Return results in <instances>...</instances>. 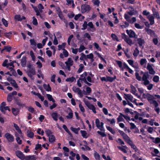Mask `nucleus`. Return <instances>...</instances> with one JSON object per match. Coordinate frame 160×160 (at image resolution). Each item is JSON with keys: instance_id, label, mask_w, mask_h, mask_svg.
I'll return each instance as SVG.
<instances>
[{"instance_id": "nucleus-1", "label": "nucleus", "mask_w": 160, "mask_h": 160, "mask_svg": "<svg viewBox=\"0 0 160 160\" xmlns=\"http://www.w3.org/2000/svg\"><path fill=\"white\" fill-rule=\"evenodd\" d=\"M142 96L144 98H147L151 104L156 105L157 102L155 100V98L153 96L149 93L145 94L143 93Z\"/></svg>"}, {"instance_id": "nucleus-2", "label": "nucleus", "mask_w": 160, "mask_h": 160, "mask_svg": "<svg viewBox=\"0 0 160 160\" xmlns=\"http://www.w3.org/2000/svg\"><path fill=\"white\" fill-rule=\"evenodd\" d=\"M149 76L148 72H145L143 73L142 78V83L145 86H147L149 83V81L148 80Z\"/></svg>"}, {"instance_id": "nucleus-3", "label": "nucleus", "mask_w": 160, "mask_h": 160, "mask_svg": "<svg viewBox=\"0 0 160 160\" xmlns=\"http://www.w3.org/2000/svg\"><path fill=\"white\" fill-rule=\"evenodd\" d=\"M28 76L32 79H34V76L36 75V72L35 68L27 69L26 72Z\"/></svg>"}, {"instance_id": "nucleus-4", "label": "nucleus", "mask_w": 160, "mask_h": 160, "mask_svg": "<svg viewBox=\"0 0 160 160\" xmlns=\"http://www.w3.org/2000/svg\"><path fill=\"white\" fill-rule=\"evenodd\" d=\"M125 99L128 101L129 100L133 103L135 104L137 106L138 105V103L136 102V99L133 98V96L130 94H124Z\"/></svg>"}, {"instance_id": "nucleus-5", "label": "nucleus", "mask_w": 160, "mask_h": 160, "mask_svg": "<svg viewBox=\"0 0 160 160\" xmlns=\"http://www.w3.org/2000/svg\"><path fill=\"white\" fill-rule=\"evenodd\" d=\"M5 138L9 142H12L14 140L13 136L9 132H7L4 135Z\"/></svg>"}, {"instance_id": "nucleus-6", "label": "nucleus", "mask_w": 160, "mask_h": 160, "mask_svg": "<svg viewBox=\"0 0 160 160\" xmlns=\"http://www.w3.org/2000/svg\"><path fill=\"white\" fill-rule=\"evenodd\" d=\"M121 37L123 39L125 42H126L129 45H131L133 44L131 39L129 38L128 36L125 33H122V34Z\"/></svg>"}, {"instance_id": "nucleus-7", "label": "nucleus", "mask_w": 160, "mask_h": 160, "mask_svg": "<svg viewBox=\"0 0 160 160\" xmlns=\"http://www.w3.org/2000/svg\"><path fill=\"white\" fill-rule=\"evenodd\" d=\"M95 124L96 127L99 130H102L104 127V123L102 122H100L98 118L95 119Z\"/></svg>"}, {"instance_id": "nucleus-8", "label": "nucleus", "mask_w": 160, "mask_h": 160, "mask_svg": "<svg viewBox=\"0 0 160 160\" xmlns=\"http://www.w3.org/2000/svg\"><path fill=\"white\" fill-rule=\"evenodd\" d=\"M146 68L148 70V72L150 74L153 75L155 74V71L150 63H148Z\"/></svg>"}, {"instance_id": "nucleus-9", "label": "nucleus", "mask_w": 160, "mask_h": 160, "mask_svg": "<svg viewBox=\"0 0 160 160\" xmlns=\"http://www.w3.org/2000/svg\"><path fill=\"white\" fill-rule=\"evenodd\" d=\"M90 9L89 6L87 4H83L81 6V12L82 13L88 12Z\"/></svg>"}, {"instance_id": "nucleus-10", "label": "nucleus", "mask_w": 160, "mask_h": 160, "mask_svg": "<svg viewBox=\"0 0 160 160\" xmlns=\"http://www.w3.org/2000/svg\"><path fill=\"white\" fill-rule=\"evenodd\" d=\"M72 90L73 92L76 93H77L79 96L81 98L83 96V93L82 92L79 88H77L75 86H74L72 88Z\"/></svg>"}, {"instance_id": "nucleus-11", "label": "nucleus", "mask_w": 160, "mask_h": 160, "mask_svg": "<svg viewBox=\"0 0 160 160\" xmlns=\"http://www.w3.org/2000/svg\"><path fill=\"white\" fill-rule=\"evenodd\" d=\"M130 88V92L135 96H137L138 98H139L140 96L138 94L136 93L137 90L135 87L132 85H131Z\"/></svg>"}, {"instance_id": "nucleus-12", "label": "nucleus", "mask_w": 160, "mask_h": 160, "mask_svg": "<svg viewBox=\"0 0 160 160\" xmlns=\"http://www.w3.org/2000/svg\"><path fill=\"white\" fill-rule=\"evenodd\" d=\"M16 156L22 160L25 159V157L24 154L20 151H17L16 152Z\"/></svg>"}, {"instance_id": "nucleus-13", "label": "nucleus", "mask_w": 160, "mask_h": 160, "mask_svg": "<svg viewBox=\"0 0 160 160\" xmlns=\"http://www.w3.org/2000/svg\"><path fill=\"white\" fill-rule=\"evenodd\" d=\"M147 18L150 22V25H152L154 23V17L152 15H149L147 16Z\"/></svg>"}, {"instance_id": "nucleus-14", "label": "nucleus", "mask_w": 160, "mask_h": 160, "mask_svg": "<svg viewBox=\"0 0 160 160\" xmlns=\"http://www.w3.org/2000/svg\"><path fill=\"white\" fill-rule=\"evenodd\" d=\"M88 26H89L90 28H88V31L94 32L96 31V29L94 26V25L92 22H89L88 24Z\"/></svg>"}, {"instance_id": "nucleus-15", "label": "nucleus", "mask_w": 160, "mask_h": 160, "mask_svg": "<svg viewBox=\"0 0 160 160\" xmlns=\"http://www.w3.org/2000/svg\"><path fill=\"white\" fill-rule=\"evenodd\" d=\"M126 33L128 35L130 38L135 37L136 34L135 32L131 30H127L126 31Z\"/></svg>"}, {"instance_id": "nucleus-16", "label": "nucleus", "mask_w": 160, "mask_h": 160, "mask_svg": "<svg viewBox=\"0 0 160 160\" xmlns=\"http://www.w3.org/2000/svg\"><path fill=\"white\" fill-rule=\"evenodd\" d=\"M66 66H72L73 64V61L71 58H68V60L65 62Z\"/></svg>"}, {"instance_id": "nucleus-17", "label": "nucleus", "mask_w": 160, "mask_h": 160, "mask_svg": "<svg viewBox=\"0 0 160 160\" xmlns=\"http://www.w3.org/2000/svg\"><path fill=\"white\" fill-rule=\"evenodd\" d=\"M90 110H92L93 112L94 113H96V108L92 104H90L89 103L86 106Z\"/></svg>"}, {"instance_id": "nucleus-18", "label": "nucleus", "mask_w": 160, "mask_h": 160, "mask_svg": "<svg viewBox=\"0 0 160 160\" xmlns=\"http://www.w3.org/2000/svg\"><path fill=\"white\" fill-rule=\"evenodd\" d=\"M37 158L34 155H28L25 157V160H36Z\"/></svg>"}, {"instance_id": "nucleus-19", "label": "nucleus", "mask_w": 160, "mask_h": 160, "mask_svg": "<svg viewBox=\"0 0 160 160\" xmlns=\"http://www.w3.org/2000/svg\"><path fill=\"white\" fill-rule=\"evenodd\" d=\"M25 17L24 16H22V17H21V16L19 15H16L14 17L15 20L18 21H21L23 19H25Z\"/></svg>"}, {"instance_id": "nucleus-20", "label": "nucleus", "mask_w": 160, "mask_h": 160, "mask_svg": "<svg viewBox=\"0 0 160 160\" xmlns=\"http://www.w3.org/2000/svg\"><path fill=\"white\" fill-rule=\"evenodd\" d=\"M122 137L124 140L128 143H132V141L130 140L129 137L126 134H125Z\"/></svg>"}, {"instance_id": "nucleus-21", "label": "nucleus", "mask_w": 160, "mask_h": 160, "mask_svg": "<svg viewBox=\"0 0 160 160\" xmlns=\"http://www.w3.org/2000/svg\"><path fill=\"white\" fill-rule=\"evenodd\" d=\"M138 44H139L140 47L142 46L143 44L144 43V41L143 39L139 38L137 39V40Z\"/></svg>"}, {"instance_id": "nucleus-22", "label": "nucleus", "mask_w": 160, "mask_h": 160, "mask_svg": "<svg viewBox=\"0 0 160 160\" xmlns=\"http://www.w3.org/2000/svg\"><path fill=\"white\" fill-rule=\"evenodd\" d=\"M120 115L117 118V122H123L124 119H123V114L121 113H119Z\"/></svg>"}, {"instance_id": "nucleus-23", "label": "nucleus", "mask_w": 160, "mask_h": 160, "mask_svg": "<svg viewBox=\"0 0 160 160\" xmlns=\"http://www.w3.org/2000/svg\"><path fill=\"white\" fill-rule=\"evenodd\" d=\"M27 137L31 138H32L34 136V133L31 130H28L27 132Z\"/></svg>"}, {"instance_id": "nucleus-24", "label": "nucleus", "mask_w": 160, "mask_h": 160, "mask_svg": "<svg viewBox=\"0 0 160 160\" xmlns=\"http://www.w3.org/2000/svg\"><path fill=\"white\" fill-rule=\"evenodd\" d=\"M101 131H98L97 132L102 137H104L106 136V135L105 132V130L103 128L102 130H100Z\"/></svg>"}, {"instance_id": "nucleus-25", "label": "nucleus", "mask_w": 160, "mask_h": 160, "mask_svg": "<svg viewBox=\"0 0 160 160\" xmlns=\"http://www.w3.org/2000/svg\"><path fill=\"white\" fill-rule=\"evenodd\" d=\"M14 127L19 134L20 135V136L21 137H22V132L19 127L16 124H14Z\"/></svg>"}, {"instance_id": "nucleus-26", "label": "nucleus", "mask_w": 160, "mask_h": 160, "mask_svg": "<svg viewBox=\"0 0 160 160\" xmlns=\"http://www.w3.org/2000/svg\"><path fill=\"white\" fill-rule=\"evenodd\" d=\"M15 136L16 137V139L17 143L19 144H21L22 143V141L20 139V138L18 136V135L16 132H15Z\"/></svg>"}, {"instance_id": "nucleus-27", "label": "nucleus", "mask_w": 160, "mask_h": 160, "mask_svg": "<svg viewBox=\"0 0 160 160\" xmlns=\"http://www.w3.org/2000/svg\"><path fill=\"white\" fill-rule=\"evenodd\" d=\"M154 107V110L155 111L157 112V114H159L160 112V108L158 107L159 104L157 102V104L156 105H153Z\"/></svg>"}, {"instance_id": "nucleus-28", "label": "nucleus", "mask_w": 160, "mask_h": 160, "mask_svg": "<svg viewBox=\"0 0 160 160\" xmlns=\"http://www.w3.org/2000/svg\"><path fill=\"white\" fill-rule=\"evenodd\" d=\"M70 129L73 132L75 133L76 134H78V132L80 130V128H75L72 127L70 128Z\"/></svg>"}, {"instance_id": "nucleus-29", "label": "nucleus", "mask_w": 160, "mask_h": 160, "mask_svg": "<svg viewBox=\"0 0 160 160\" xmlns=\"http://www.w3.org/2000/svg\"><path fill=\"white\" fill-rule=\"evenodd\" d=\"M86 59L87 58L90 59L91 60V61L92 62H93L94 61V59H93V55L92 53H90L89 54H88L86 55Z\"/></svg>"}, {"instance_id": "nucleus-30", "label": "nucleus", "mask_w": 160, "mask_h": 160, "mask_svg": "<svg viewBox=\"0 0 160 160\" xmlns=\"http://www.w3.org/2000/svg\"><path fill=\"white\" fill-rule=\"evenodd\" d=\"M43 88L46 91L49 92L51 91V88L50 87L49 84H44L43 85Z\"/></svg>"}, {"instance_id": "nucleus-31", "label": "nucleus", "mask_w": 160, "mask_h": 160, "mask_svg": "<svg viewBox=\"0 0 160 160\" xmlns=\"http://www.w3.org/2000/svg\"><path fill=\"white\" fill-rule=\"evenodd\" d=\"M26 58L25 57H23L21 59V65L22 67H25L26 65Z\"/></svg>"}, {"instance_id": "nucleus-32", "label": "nucleus", "mask_w": 160, "mask_h": 160, "mask_svg": "<svg viewBox=\"0 0 160 160\" xmlns=\"http://www.w3.org/2000/svg\"><path fill=\"white\" fill-rule=\"evenodd\" d=\"M68 109L70 112L68 113V115L66 116V118L68 119H71L73 116V113L71 109L70 108Z\"/></svg>"}, {"instance_id": "nucleus-33", "label": "nucleus", "mask_w": 160, "mask_h": 160, "mask_svg": "<svg viewBox=\"0 0 160 160\" xmlns=\"http://www.w3.org/2000/svg\"><path fill=\"white\" fill-rule=\"evenodd\" d=\"M115 61L117 62L118 65L119 67L120 68L121 70L123 71V68L122 67V64L121 61L118 60H116Z\"/></svg>"}, {"instance_id": "nucleus-34", "label": "nucleus", "mask_w": 160, "mask_h": 160, "mask_svg": "<svg viewBox=\"0 0 160 160\" xmlns=\"http://www.w3.org/2000/svg\"><path fill=\"white\" fill-rule=\"evenodd\" d=\"M81 133L82 137L84 138H86L88 137L87 132L84 130H81Z\"/></svg>"}, {"instance_id": "nucleus-35", "label": "nucleus", "mask_w": 160, "mask_h": 160, "mask_svg": "<svg viewBox=\"0 0 160 160\" xmlns=\"http://www.w3.org/2000/svg\"><path fill=\"white\" fill-rule=\"evenodd\" d=\"M51 116L55 121L58 120V115L57 113L55 112L52 113L51 114Z\"/></svg>"}, {"instance_id": "nucleus-36", "label": "nucleus", "mask_w": 160, "mask_h": 160, "mask_svg": "<svg viewBox=\"0 0 160 160\" xmlns=\"http://www.w3.org/2000/svg\"><path fill=\"white\" fill-rule=\"evenodd\" d=\"M49 137V141L50 142H52L55 141V137L53 135H52L48 136Z\"/></svg>"}, {"instance_id": "nucleus-37", "label": "nucleus", "mask_w": 160, "mask_h": 160, "mask_svg": "<svg viewBox=\"0 0 160 160\" xmlns=\"http://www.w3.org/2000/svg\"><path fill=\"white\" fill-rule=\"evenodd\" d=\"M107 129L112 134H114L115 133V131L111 127L109 126H106Z\"/></svg>"}, {"instance_id": "nucleus-38", "label": "nucleus", "mask_w": 160, "mask_h": 160, "mask_svg": "<svg viewBox=\"0 0 160 160\" xmlns=\"http://www.w3.org/2000/svg\"><path fill=\"white\" fill-rule=\"evenodd\" d=\"M153 142L155 143H158L160 142V138H154L151 137Z\"/></svg>"}, {"instance_id": "nucleus-39", "label": "nucleus", "mask_w": 160, "mask_h": 160, "mask_svg": "<svg viewBox=\"0 0 160 160\" xmlns=\"http://www.w3.org/2000/svg\"><path fill=\"white\" fill-rule=\"evenodd\" d=\"M12 111L13 114L15 115H17L19 112V110L18 109H16L15 108H12Z\"/></svg>"}, {"instance_id": "nucleus-40", "label": "nucleus", "mask_w": 160, "mask_h": 160, "mask_svg": "<svg viewBox=\"0 0 160 160\" xmlns=\"http://www.w3.org/2000/svg\"><path fill=\"white\" fill-rule=\"evenodd\" d=\"M47 97L48 99L50 101H52V102H54L55 100L53 99L52 96L49 94H47Z\"/></svg>"}, {"instance_id": "nucleus-41", "label": "nucleus", "mask_w": 160, "mask_h": 160, "mask_svg": "<svg viewBox=\"0 0 160 160\" xmlns=\"http://www.w3.org/2000/svg\"><path fill=\"white\" fill-rule=\"evenodd\" d=\"M62 128L70 135L71 136L72 134L70 131L69 130L67 126L64 124L63 125Z\"/></svg>"}, {"instance_id": "nucleus-42", "label": "nucleus", "mask_w": 160, "mask_h": 160, "mask_svg": "<svg viewBox=\"0 0 160 160\" xmlns=\"http://www.w3.org/2000/svg\"><path fill=\"white\" fill-rule=\"evenodd\" d=\"M38 74H37V76L38 78H40V77H42V79L44 78V76L42 74V72L41 71V70L39 69H38Z\"/></svg>"}, {"instance_id": "nucleus-43", "label": "nucleus", "mask_w": 160, "mask_h": 160, "mask_svg": "<svg viewBox=\"0 0 160 160\" xmlns=\"http://www.w3.org/2000/svg\"><path fill=\"white\" fill-rule=\"evenodd\" d=\"M147 61L145 58H142L140 62V64L141 65H143L145 64H146Z\"/></svg>"}, {"instance_id": "nucleus-44", "label": "nucleus", "mask_w": 160, "mask_h": 160, "mask_svg": "<svg viewBox=\"0 0 160 160\" xmlns=\"http://www.w3.org/2000/svg\"><path fill=\"white\" fill-rule=\"evenodd\" d=\"M67 5H72V8H74V3L73 1L72 0H69L67 1Z\"/></svg>"}, {"instance_id": "nucleus-45", "label": "nucleus", "mask_w": 160, "mask_h": 160, "mask_svg": "<svg viewBox=\"0 0 160 160\" xmlns=\"http://www.w3.org/2000/svg\"><path fill=\"white\" fill-rule=\"evenodd\" d=\"M139 52V50H138L137 48H136L134 50V52L133 53V55L135 57H136L138 55Z\"/></svg>"}, {"instance_id": "nucleus-46", "label": "nucleus", "mask_w": 160, "mask_h": 160, "mask_svg": "<svg viewBox=\"0 0 160 160\" xmlns=\"http://www.w3.org/2000/svg\"><path fill=\"white\" fill-rule=\"evenodd\" d=\"M152 151L153 152L156 154L154 155L153 154H152V155L153 156H157V154H158L159 152V151L158 149L153 148H152Z\"/></svg>"}, {"instance_id": "nucleus-47", "label": "nucleus", "mask_w": 160, "mask_h": 160, "mask_svg": "<svg viewBox=\"0 0 160 160\" xmlns=\"http://www.w3.org/2000/svg\"><path fill=\"white\" fill-rule=\"evenodd\" d=\"M159 76L157 75H155L153 77L152 80L154 82H157L159 81Z\"/></svg>"}, {"instance_id": "nucleus-48", "label": "nucleus", "mask_w": 160, "mask_h": 160, "mask_svg": "<svg viewBox=\"0 0 160 160\" xmlns=\"http://www.w3.org/2000/svg\"><path fill=\"white\" fill-rule=\"evenodd\" d=\"M76 80V79H75V78H74L73 77H72L71 78H67L66 79V81L67 82H73L74 80Z\"/></svg>"}, {"instance_id": "nucleus-49", "label": "nucleus", "mask_w": 160, "mask_h": 160, "mask_svg": "<svg viewBox=\"0 0 160 160\" xmlns=\"http://www.w3.org/2000/svg\"><path fill=\"white\" fill-rule=\"evenodd\" d=\"M10 83L12 86L14 87L15 88H18V86L15 80H13V81H11V82H10Z\"/></svg>"}, {"instance_id": "nucleus-50", "label": "nucleus", "mask_w": 160, "mask_h": 160, "mask_svg": "<svg viewBox=\"0 0 160 160\" xmlns=\"http://www.w3.org/2000/svg\"><path fill=\"white\" fill-rule=\"evenodd\" d=\"M93 45L96 49H98L99 51H101L102 49L100 47L98 43L96 42H94L93 43Z\"/></svg>"}, {"instance_id": "nucleus-51", "label": "nucleus", "mask_w": 160, "mask_h": 160, "mask_svg": "<svg viewBox=\"0 0 160 160\" xmlns=\"http://www.w3.org/2000/svg\"><path fill=\"white\" fill-rule=\"evenodd\" d=\"M111 37L113 40L118 41V38L117 36L114 34L112 33L111 35Z\"/></svg>"}, {"instance_id": "nucleus-52", "label": "nucleus", "mask_w": 160, "mask_h": 160, "mask_svg": "<svg viewBox=\"0 0 160 160\" xmlns=\"http://www.w3.org/2000/svg\"><path fill=\"white\" fill-rule=\"evenodd\" d=\"M66 44V43L64 42L61 45H58V50H60L62 49H64L63 48H64Z\"/></svg>"}, {"instance_id": "nucleus-53", "label": "nucleus", "mask_w": 160, "mask_h": 160, "mask_svg": "<svg viewBox=\"0 0 160 160\" xmlns=\"http://www.w3.org/2000/svg\"><path fill=\"white\" fill-rule=\"evenodd\" d=\"M107 121L109 122H110V123L111 125H113L115 123V120L114 119L112 118V119H107Z\"/></svg>"}, {"instance_id": "nucleus-54", "label": "nucleus", "mask_w": 160, "mask_h": 160, "mask_svg": "<svg viewBox=\"0 0 160 160\" xmlns=\"http://www.w3.org/2000/svg\"><path fill=\"white\" fill-rule=\"evenodd\" d=\"M145 30L147 33L150 35H152L153 33V31L149 28H145Z\"/></svg>"}, {"instance_id": "nucleus-55", "label": "nucleus", "mask_w": 160, "mask_h": 160, "mask_svg": "<svg viewBox=\"0 0 160 160\" xmlns=\"http://www.w3.org/2000/svg\"><path fill=\"white\" fill-rule=\"evenodd\" d=\"M86 92H85L84 94L85 95H87V94H89L91 92V89L89 87H87L86 88Z\"/></svg>"}, {"instance_id": "nucleus-56", "label": "nucleus", "mask_w": 160, "mask_h": 160, "mask_svg": "<svg viewBox=\"0 0 160 160\" xmlns=\"http://www.w3.org/2000/svg\"><path fill=\"white\" fill-rule=\"evenodd\" d=\"M94 156L96 160H100V156L99 154L96 152L94 153Z\"/></svg>"}, {"instance_id": "nucleus-57", "label": "nucleus", "mask_w": 160, "mask_h": 160, "mask_svg": "<svg viewBox=\"0 0 160 160\" xmlns=\"http://www.w3.org/2000/svg\"><path fill=\"white\" fill-rule=\"evenodd\" d=\"M124 52L126 57L128 58H130L131 56L130 54L128 53V49H127L126 50L124 51Z\"/></svg>"}, {"instance_id": "nucleus-58", "label": "nucleus", "mask_w": 160, "mask_h": 160, "mask_svg": "<svg viewBox=\"0 0 160 160\" xmlns=\"http://www.w3.org/2000/svg\"><path fill=\"white\" fill-rule=\"evenodd\" d=\"M30 55L32 58V61H35V57L34 55V53L32 51H30Z\"/></svg>"}, {"instance_id": "nucleus-59", "label": "nucleus", "mask_w": 160, "mask_h": 160, "mask_svg": "<svg viewBox=\"0 0 160 160\" xmlns=\"http://www.w3.org/2000/svg\"><path fill=\"white\" fill-rule=\"evenodd\" d=\"M2 108H3L2 110V109H0V110H1V111L3 112L4 113L5 111L7 110H8L9 111H10V109L9 107L8 106H6V107L5 106V107H3Z\"/></svg>"}, {"instance_id": "nucleus-60", "label": "nucleus", "mask_w": 160, "mask_h": 160, "mask_svg": "<svg viewBox=\"0 0 160 160\" xmlns=\"http://www.w3.org/2000/svg\"><path fill=\"white\" fill-rule=\"evenodd\" d=\"M32 24L35 25H37L38 24V23L37 19L34 17H32Z\"/></svg>"}, {"instance_id": "nucleus-61", "label": "nucleus", "mask_w": 160, "mask_h": 160, "mask_svg": "<svg viewBox=\"0 0 160 160\" xmlns=\"http://www.w3.org/2000/svg\"><path fill=\"white\" fill-rule=\"evenodd\" d=\"M79 107L81 112H85V109L83 107L81 104V102L79 104Z\"/></svg>"}, {"instance_id": "nucleus-62", "label": "nucleus", "mask_w": 160, "mask_h": 160, "mask_svg": "<svg viewBox=\"0 0 160 160\" xmlns=\"http://www.w3.org/2000/svg\"><path fill=\"white\" fill-rule=\"evenodd\" d=\"M153 16H154L156 18L158 19H159L160 18L159 14L158 12H154V14L152 15Z\"/></svg>"}, {"instance_id": "nucleus-63", "label": "nucleus", "mask_w": 160, "mask_h": 160, "mask_svg": "<svg viewBox=\"0 0 160 160\" xmlns=\"http://www.w3.org/2000/svg\"><path fill=\"white\" fill-rule=\"evenodd\" d=\"M87 26L88 24L87 22L85 21L82 25V27L83 28H82V30H84L86 29L87 28Z\"/></svg>"}, {"instance_id": "nucleus-64", "label": "nucleus", "mask_w": 160, "mask_h": 160, "mask_svg": "<svg viewBox=\"0 0 160 160\" xmlns=\"http://www.w3.org/2000/svg\"><path fill=\"white\" fill-rule=\"evenodd\" d=\"M85 49V47L83 45H81L80 46L79 48L78 49V52H81L84 49Z\"/></svg>"}]
</instances>
